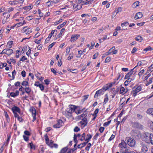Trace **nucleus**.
<instances>
[{
  "mask_svg": "<svg viewBox=\"0 0 153 153\" xmlns=\"http://www.w3.org/2000/svg\"><path fill=\"white\" fill-rule=\"evenodd\" d=\"M80 128L77 126H76L74 129V131L75 132H77L80 131Z\"/></svg>",
  "mask_w": 153,
  "mask_h": 153,
  "instance_id": "obj_50",
  "label": "nucleus"
},
{
  "mask_svg": "<svg viewBox=\"0 0 153 153\" xmlns=\"http://www.w3.org/2000/svg\"><path fill=\"white\" fill-rule=\"evenodd\" d=\"M32 5H30L27 6H26L24 7V9L25 10H30L32 9Z\"/></svg>",
  "mask_w": 153,
  "mask_h": 153,
  "instance_id": "obj_34",
  "label": "nucleus"
},
{
  "mask_svg": "<svg viewBox=\"0 0 153 153\" xmlns=\"http://www.w3.org/2000/svg\"><path fill=\"white\" fill-rule=\"evenodd\" d=\"M140 2L139 1H137L134 3L133 4V7L134 8H135L138 7Z\"/></svg>",
  "mask_w": 153,
  "mask_h": 153,
  "instance_id": "obj_26",
  "label": "nucleus"
},
{
  "mask_svg": "<svg viewBox=\"0 0 153 153\" xmlns=\"http://www.w3.org/2000/svg\"><path fill=\"white\" fill-rule=\"evenodd\" d=\"M53 141H52V140H51L50 142L49 143L48 142V144H47L49 146H50L51 148L53 147Z\"/></svg>",
  "mask_w": 153,
  "mask_h": 153,
  "instance_id": "obj_46",
  "label": "nucleus"
},
{
  "mask_svg": "<svg viewBox=\"0 0 153 153\" xmlns=\"http://www.w3.org/2000/svg\"><path fill=\"white\" fill-rule=\"evenodd\" d=\"M23 137L24 138V140L25 141H27L28 140H29V138H28V137H27V136H25V135H24L23 136Z\"/></svg>",
  "mask_w": 153,
  "mask_h": 153,
  "instance_id": "obj_59",
  "label": "nucleus"
},
{
  "mask_svg": "<svg viewBox=\"0 0 153 153\" xmlns=\"http://www.w3.org/2000/svg\"><path fill=\"white\" fill-rule=\"evenodd\" d=\"M144 72V69H143L141 70L139 73L138 75L139 76H142Z\"/></svg>",
  "mask_w": 153,
  "mask_h": 153,
  "instance_id": "obj_43",
  "label": "nucleus"
},
{
  "mask_svg": "<svg viewBox=\"0 0 153 153\" xmlns=\"http://www.w3.org/2000/svg\"><path fill=\"white\" fill-rule=\"evenodd\" d=\"M63 123L61 120H59L57 121V123L53 125L54 128H59L62 125Z\"/></svg>",
  "mask_w": 153,
  "mask_h": 153,
  "instance_id": "obj_6",
  "label": "nucleus"
},
{
  "mask_svg": "<svg viewBox=\"0 0 153 153\" xmlns=\"http://www.w3.org/2000/svg\"><path fill=\"white\" fill-rule=\"evenodd\" d=\"M115 48L114 46L113 47L111 48L110 49L108 52L105 53V55L107 56L113 52V50H114Z\"/></svg>",
  "mask_w": 153,
  "mask_h": 153,
  "instance_id": "obj_22",
  "label": "nucleus"
},
{
  "mask_svg": "<svg viewBox=\"0 0 153 153\" xmlns=\"http://www.w3.org/2000/svg\"><path fill=\"white\" fill-rule=\"evenodd\" d=\"M45 140L46 141V143L47 144H48L49 139L48 137L47 136V135L46 134V135H45Z\"/></svg>",
  "mask_w": 153,
  "mask_h": 153,
  "instance_id": "obj_39",
  "label": "nucleus"
},
{
  "mask_svg": "<svg viewBox=\"0 0 153 153\" xmlns=\"http://www.w3.org/2000/svg\"><path fill=\"white\" fill-rule=\"evenodd\" d=\"M31 52V50L30 47H29V50L26 53V54L28 56H29Z\"/></svg>",
  "mask_w": 153,
  "mask_h": 153,
  "instance_id": "obj_60",
  "label": "nucleus"
},
{
  "mask_svg": "<svg viewBox=\"0 0 153 153\" xmlns=\"http://www.w3.org/2000/svg\"><path fill=\"white\" fill-rule=\"evenodd\" d=\"M102 92H103V91H102V89H100L97 91L94 95V98H97L99 96H100L101 95Z\"/></svg>",
  "mask_w": 153,
  "mask_h": 153,
  "instance_id": "obj_12",
  "label": "nucleus"
},
{
  "mask_svg": "<svg viewBox=\"0 0 153 153\" xmlns=\"http://www.w3.org/2000/svg\"><path fill=\"white\" fill-rule=\"evenodd\" d=\"M73 53H71L70 54L68 58V60H70L71 59L73 58Z\"/></svg>",
  "mask_w": 153,
  "mask_h": 153,
  "instance_id": "obj_45",
  "label": "nucleus"
},
{
  "mask_svg": "<svg viewBox=\"0 0 153 153\" xmlns=\"http://www.w3.org/2000/svg\"><path fill=\"white\" fill-rule=\"evenodd\" d=\"M71 48L70 47H68L66 49V55H68L70 52V49Z\"/></svg>",
  "mask_w": 153,
  "mask_h": 153,
  "instance_id": "obj_40",
  "label": "nucleus"
},
{
  "mask_svg": "<svg viewBox=\"0 0 153 153\" xmlns=\"http://www.w3.org/2000/svg\"><path fill=\"white\" fill-rule=\"evenodd\" d=\"M12 110L13 113H16L17 112L20 113V111L19 108L16 106L13 107L12 108Z\"/></svg>",
  "mask_w": 153,
  "mask_h": 153,
  "instance_id": "obj_10",
  "label": "nucleus"
},
{
  "mask_svg": "<svg viewBox=\"0 0 153 153\" xmlns=\"http://www.w3.org/2000/svg\"><path fill=\"white\" fill-rule=\"evenodd\" d=\"M111 59L110 57H108L106 58L105 60V62H108L110 61Z\"/></svg>",
  "mask_w": 153,
  "mask_h": 153,
  "instance_id": "obj_55",
  "label": "nucleus"
},
{
  "mask_svg": "<svg viewBox=\"0 0 153 153\" xmlns=\"http://www.w3.org/2000/svg\"><path fill=\"white\" fill-rule=\"evenodd\" d=\"M105 98L104 101V103L105 104H106L108 100V99L107 94H106L105 95Z\"/></svg>",
  "mask_w": 153,
  "mask_h": 153,
  "instance_id": "obj_31",
  "label": "nucleus"
},
{
  "mask_svg": "<svg viewBox=\"0 0 153 153\" xmlns=\"http://www.w3.org/2000/svg\"><path fill=\"white\" fill-rule=\"evenodd\" d=\"M139 149H141L140 153H145L148 151L147 146L143 142H141L139 146Z\"/></svg>",
  "mask_w": 153,
  "mask_h": 153,
  "instance_id": "obj_1",
  "label": "nucleus"
},
{
  "mask_svg": "<svg viewBox=\"0 0 153 153\" xmlns=\"http://www.w3.org/2000/svg\"><path fill=\"white\" fill-rule=\"evenodd\" d=\"M151 134H150L149 137L147 136L146 137L145 140L146 143H151Z\"/></svg>",
  "mask_w": 153,
  "mask_h": 153,
  "instance_id": "obj_17",
  "label": "nucleus"
},
{
  "mask_svg": "<svg viewBox=\"0 0 153 153\" xmlns=\"http://www.w3.org/2000/svg\"><path fill=\"white\" fill-rule=\"evenodd\" d=\"M85 133H83L82 135V138L80 139L81 141H82L84 140H85Z\"/></svg>",
  "mask_w": 153,
  "mask_h": 153,
  "instance_id": "obj_49",
  "label": "nucleus"
},
{
  "mask_svg": "<svg viewBox=\"0 0 153 153\" xmlns=\"http://www.w3.org/2000/svg\"><path fill=\"white\" fill-rule=\"evenodd\" d=\"M30 111H31L32 116L33 117V122L36 119V111L34 108H32L30 109Z\"/></svg>",
  "mask_w": 153,
  "mask_h": 153,
  "instance_id": "obj_9",
  "label": "nucleus"
},
{
  "mask_svg": "<svg viewBox=\"0 0 153 153\" xmlns=\"http://www.w3.org/2000/svg\"><path fill=\"white\" fill-rule=\"evenodd\" d=\"M111 120H110L107 122H105L103 124L104 126H108L111 122Z\"/></svg>",
  "mask_w": 153,
  "mask_h": 153,
  "instance_id": "obj_51",
  "label": "nucleus"
},
{
  "mask_svg": "<svg viewBox=\"0 0 153 153\" xmlns=\"http://www.w3.org/2000/svg\"><path fill=\"white\" fill-rule=\"evenodd\" d=\"M76 108V107L75 105H69V108H68V109H71V110L73 112H74V111Z\"/></svg>",
  "mask_w": 153,
  "mask_h": 153,
  "instance_id": "obj_19",
  "label": "nucleus"
},
{
  "mask_svg": "<svg viewBox=\"0 0 153 153\" xmlns=\"http://www.w3.org/2000/svg\"><path fill=\"white\" fill-rule=\"evenodd\" d=\"M68 149V148L67 147H65L62 149L60 152L61 153H64L67 151Z\"/></svg>",
  "mask_w": 153,
  "mask_h": 153,
  "instance_id": "obj_33",
  "label": "nucleus"
},
{
  "mask_svg": "<svg viewBox=\"0 0 153 153\" xmlns=\"http://www.w3.org/2000/svg\"><path fill=\"white\" fill-rule=\"evenodd\" d=\"M65 30V29L64 28H62L61 30L60 33L57 36V37H58V38H59L62 35V33Z\"/></svg>",
  "mask_w": 153,
  "mask_h": 153,
  "instance_id": "obj_30",
  "label": "nucleus"
},
{
  "mask_svg": "<svg viewBox=\"0 0 153 153\" xmlns=\"http://www.w3.org/2000/svg\"><path fill=\"white\" fill-rule=\"evenodd\" d=\"M142 89V87L140 85L138 87H136L135 86L133 88V90L132 91L131 93L132 94V96L135 97L137 93L140 91Z\"/></svg>",
  "mask_w": 153,
  "mask_h": 153,
  "instance_id": "obj_2",
  "label": "nucleus"
},
{
  "mask_svg": "<svg viewBox=\"0 0 153 153\" xmlns=\"http://www.w3.org/2000/svg\"><path fill=\"white\" fill-rule=\"evenodd\" d=\"M143 14L141 12H139L137 13L134 17V19L136 20L141 18L143 16Z\"/></svg>",
  "mask_w": 153,
  "mask_h": 153,
  "instance_id": "obj_11",
  "label": "nucleus"
},
{
  "mask_svg": "<svg viewBox=\"0 0 153 153\" xmlns=\"http://www.w3.org/2000/svg\"><path fill=\"white\" fill-rule=\"evenodd\" d=\"M151 143L153 145V134H151Z\"/></svg>",
  "mask_w": 153,
  "mask_h": 153,
  "instance_id": "obj_63",
  "label": "nucleus"
},
{
  "mask_svg": "<svg viewBox=\"0 0 153 153\" xmlns=\"http://www.w3.org/2000/svg\"><path fill=\"white\" fill-rule=\"evenodd\" d=\"M77 138V136L76 134H74V141L75 143H76V144L77 143L78 141L76 139Z\"/></svg>",
  "mask_w": 153,
  "mask_h": 153,
  "instance_id": "obj_41",
  "label": "nucleus"
},
{
  "mask_svg": "<svg viewBox=\"0 0 153 153\" xmlns=\"http://www.w3.org/2000/svg\"><path fill=\"white\" fill-rule=\"evenodd\" d=\"M89 96V95L88 94L83 96L82 97L83 98V99H82V101H84L85 100H87Z\"/></svg>",
  "mask_w": 153,
  "mask_h": 153,
  "instance_id": "obj_38",
  "label": "nucleus"
},
{
  "mask_svg": "<svg viewBox=\"0 0 153 153\" xmlns=\"http://www.w3.org/2000/svg\"><path fill=\"white\" fill-rule=\"evenodd\" d=\"M39 87L40 90L41 91H43L44 90V87L42 84H41Z\"/></svg>",
  "mask_w": 153,
  "mask_h": 153,
  "instance_id": "obj_57",
  "label": "nucleus"
},
{
  "mask_svg": "<svg viewBox=\"0 0 153 153\" xmlns=\"http://www.w3.org/2000/svg\"><path fill=\"white\" fill-rule=\"evenodd\" d=\"M21 74L23 77H25L26 75V72L24 70L22 71L21 72Z\"/></svg>",
  "mask_w": 153,
  "mask_h": 153,
  "instance_id": "obj_54",
  "label": "nucleus"
},
{
  "mask_svg": "<svg viewBox=\"0 0 153 153\" xmlns=\"http://www.w3.org/2000/svg\"><path fill=\"white\" fill-rule=\"evenodd\" d=\"M38 13L39 14V16L40 17H42L43 16V13L41 12L40 10L39 9L38 10Z\"/></svg>",
  "mask_w": 153,
  "mask_h": 153,
  "instance_id": "obj_48",
  "label": "nucleus"
},
{
  "mask_svg": "<svg viewBox=\"0 0 153 153\" xmlns=\"http://www.w3.org/2000/svg\"><path fill=\"white\" fill-rule=\"evenodd\" d=\"M13 43V41H10L8 42L7 44V46H8L9 48H10L12 47V45Z\"/></svg>",
  "mask_w": 153,
  "mask_h": 153,
  "instance_id": "obj_32",
  "label": "nucleus"
},
{
  "mask_svg": "<svg viewBox=\"0 0 153 153\" xmlns=\"http://www.w3.org/2000/svg\"><path fill=\"white\" fill-rule=\"evenodd\" d=\"M6 54L8 55H11L13 52V50L10 49H7Z\"/></svg>",
  "mask_w": 153,
  "mask_h": 153,
  "instance_id": "obj_18",
  "label": "nucleus"
},
{
  "mask_svg": "<svg viewBox=\"0 0 153 153\" xmlns=\"http://www.w3.org/2000/svg\"><path fill=\"white\" fill-rule=\"evenodd\" d=\"M27 59L25 58V56H23L21 58L20 60L22 61H24L25 60H26Z\"/></svg>",
  "mask_w": 153,
  "mask_h": 153,
  "instance_id": "obj_56",
  "label": "nucleus"
},
{
  "mask_svg": "<svg viewBox=\"0 0 153 153\" xmlns=\"http://www.w3.org/2000/svg\"><path fill=\"white\" fill-rule=\"evenodd\" d=\"M134 126L136 128H142V126L138 123H135L133 124Z\"/></svg>",
  "mask_w": 153,
  "mask_h": 153,
  "instance_id": "obj_15",
  "label": "nucleus"
},
{
  "mask_svg": "<svg viewBox=\"0 0 153 153\" xmlns=\"http://www.w3.org/2000/svg\"><path fill=\"white\" fill-rule=\"evenodd\" d=\"M55 31V30H52L51 33L49 34V36L48 37V38L50 39L51 38L52 36V35L54 34Z\"/></svg>",
  "mask_w": 153,
  "mask_h": 153,
  "instance_id": "obj_42",
  "label": "nucleus"
},
{
  "mask_svg": "<svg viewBox=\"0 0 153 153\" xmlns=\"http://www.w3.org/2000/svg\"><path fill=\"white\" fill-rule=\"evenodd\" d=\"M127 144L124 140H122L119 144V146L120 148V149L124 150L126 148Z\"/></svg>",
  "mask_w": 153,
  "mask_h": 153,
  "instance_id": "obj_5",
  "label": "nucleus"
},
{
  "mask_svg": "<svg viewBox=\"0 0 153 153\" xmlns=\"http://www.w3.org/2000/svg\"><path fill=\"white\" fill-rule=\"evenodd\" d=\"M87 114L86 113H84L80 115L79 116L77 117V119L79 120L81 119L82 118H84L86 117Z\"/></svg>",
  "mask_w": 153,
  "mask_h": 153,
  "instance_id": "obj_21",
  "label": "nucleus"
},
{
  "mask_svg": "<svg viewBox=\"0 0 153 153\" xmlns=\"http://www.w3.org/2000/svg\"><path fill=\"white\" fill-rule=\"evenodd\" d=\"M76 143H75V144H74V148L73 149H72L70 150H71V152L72 151V152L73 153L75 150L76 149Z\"/></svg>",
  "mask_w": 153,
  "mask_h": 153,
  "instance_id": "obj_52",
  "label": "nucleus"
},
{
  "mask_svg": "<svg viewBox=\"0 0 153 153\" xmlns=\"http://www.w3.org/2000/svg\"><path fill=\"white\" fill-rule=\"evenodd\" d=\"M23 33H25L26 34H29L31 33V29L30 28H28L26 27H25L23 29Z\"/></svg>",
  "mask_w": 153,
  "mask_h": 153,
  "instance_id": "obj_7",
  "label": "nucleus"
},
{
  "mask_svg": "<svg viewBox=\"0 0 153 153\" xmlns=\"http://www.w3.org/2000/svg\"><path fill=\"white\" fill-rule=\"evenodd\" d=\"M153 50V48H152L151 47L149 46L148 47L144 49V51H152Z\"/></svg>",
  "mask_w": 153,
  "mask_h": 153,
  "instance_id": "obj_35",
  "label": "nucleus"
},
{
  "mask_svg": "<svg viewBox=\"0 0 153 153\" xmlns=\"http://www.w3.org/2000/svg\"><path fill=\"white\" fill-rule=\"evenodd\" d=\"M115 83V82H114L111 83H109L106 85L105 86H104L102 88V91H106L109 88L112 86V85Z\"/></svg>",
  "mask_w": 153,
  "mask_h": 153,
  "instance_id": "obj_4",
  "label": "nucleus"
},
{
  "mask_svg": "<svg viewBox=\"0 0 153 153\" xmlns=\"http://www.w3.org/2000/svg\"><path fill=\"white\" fill-rule=\"evenodd\" d=\"M132 79L131 78H128V80L124 82V84L125 86H127L128 85V83L130 82Z\"/></svg>",
  "mask_w": 153,
  "mask_h": 153,
  "instance_id": "obj_28",
  "label": "nucleus"
},
{
  "mask_svg": "<svg viewBox=\"0 0 153 153\" xmlns=\"http://www.w3.org/2000/svg\"><path fill=\"white\" fill-rule=\"evenodd\" d=\"M134 68L133 69L131 70L128 73V74L131 76V75L133 74V72H134L133 70H134Z\"/></svg>",
  "mask_w": 153,
  "mask_h": 153,
  "instance_id": "obj_53",
  "label": "nucleus"
},
{
  "mask_svg": "<svg viewBox=\"0 0 153 153\" xmlns=\"http://www.w3.org/2000/svg\"><path fill=\"white\" fill-rule=\"evenodd\" d=\"M24 89L25 92L28 94H30L31 91V90L29 87H26L23 88Z\"/></svg>",
  "mask_w": 153,
  "mask_h": 153,
  "instance_id": "obj_20",
  "label": "nucleus"
},
{
  "mask_svg": "<svg viewBox=\"0 0 153 153\" xmlns=\"http://www.w3.org/2000/svg\"><path fill=\"white\" fill-rule=\"evenodd\" d=\"M29 145L31 149H35V146L32 143H30Z\"/></svg>",
  "mask_w": 153,
  "mask_h": 153,
  "instance_id": "obj_44",
  "label": "nucleus"
},
{
  "mask_svg": "<svg viewBox=\"0 0 153 153\" xmlns=\"http://www.w3.org/2000/svg\"><path fill=\"white\" fill-rule=\"evenodd\" d=\"M80 36V35L79 34H75L72 35L71 37V42H74V41H76Z\"/></svg>",
  "mask_w": 153,
  "mask_h": 153,
  "instance_id": "obj_8",
  "label": "nucleus"
},
{
  "mask_svg": "<svg viewBox=\"0 0 153 153\" xmlns=\"http://www.w3.org/2000/svg\"><path fill=\"white\" fill-rule=\"evenodd\" d=\"M104 129V128L103 127H101L99 128V130L101 133H102Z\"/></svg>",
  "mask_w": 153,
  "mask_h": 153,
  "instance_id": "obj_62",
  "label": "nucleus"
},
{
  "mask_svg": "<svg viewBox=\"0 0 153 153\" xmlns=\"http://www.w3.org/2000/svg\"><path fill=\"white\" fill-rule=\"evenodd\" d=\"M44 81L45 82V84L47 85H48L49 84V82H50L49 80L48 79H46Z\"/></svg>",
  "mask_w": 153,
  "mask_h": 153,
  "instance_id": "obj_58",
  "label": "nucleus"
},
{
  "mask_svg": "<svg viewBox=\"0 0 153 153\" xmlns=\"http://www.w3.org/2000/svg\"><path fill=\"white\" fill-rule=\"evenodd\" d=\"M120 153H134L128 149H125V150L120 149Z\"/></svg>",
  "mask_w": 153,
  "mask_h": 153,
  "instance_id": "obj_13",
  "label": "nucleus"
},
{
  "mask_svg": "<svg viewBox=\"0 0 153 153\" xmlns=\"http://www.w3.org/2000/svg\"><path fill=\"white\" fill-rule=\"evenodd\" d=\"M143 38L141 36L138 35L137 37H136L135 39L137 41L141 42L143 40Z\"/></svg>",
  "mask_w": 153,
  "mask_h": 153,
  "instance_id": "obj_23",
  "label": "nucleus"
},
{
  "mask_svg": "<svg viewBox=\"0 0 153 153\" xmlns=\"http://www.w3.org/2000/svg\"><path fill=\"white\" fill-rule=\"evenodd\" d=\"M24 134L30 136V133L29 131H24Z\"/></svg>",
  "mask_w": 153,
  "mask_h": 153,
  "instance_id": "obj_61",
  "label": "nucleus"
},
{
  "mask_svg": "<svg viewBox=\"0 0 153 153\" xmlns=\"http://www.w3.org/2000/svg\"><path fill=\"white\" fill-rule=\"evenodd\" d=\"M150 127L151 129L153 130V122H152L150 123Z\"/></svg>",
  "mask_w": 153,
  "mask_h": 153,
  "instance_id": "obj_64",
  "label": "nucleus"
},
{
  "mask_svg": "<svg viewBox=\"0 0 153 153\" xmlns=\"http://www.w3.org/2000/svg\"><path fill=\"white\" fill-rule=\"evenodd\" d=\"M83 4L80 5L79 7H78L79 5L77 4H75L73 6V8L74 9L77 8V9H80L82 7V6Z\"/></svg>",
  "mask_w": 153,
  "mask_h": 153,
  "instance_id": "obj_27",
  "label": "nucleus"
},
{
  "mask_svg": "<svg viewBox=\"0 0 153 153\" xmlns=\"http://www.w3.org/2000/svg\"><path fill=\"white\" fill-rule=\"evenodd\" d=\"M153 71V64L151 65L149 67L148 69L147 72L145 74H147V73H149V71H151L152 72Z\"/></svg>",
  "mask_w": 153,
  "mask_h": 153,
  "instance_id": "obj_24",
  "label": "nucleus"
},
{
  "mask_svg": "<svg viewBox=\"0 0 153 153\" xmlns=\"http://www.w3.org/2000/svg\"><path fill=\"white\" fill-rule=\"evenodd\" d=\"M120 93L121 94H124L126 93V91L125 88L123 87H122L120 88Z\"/></svg>",
  "mask_w": 153,
  "mask_h": 153,
  "instance_id": "obj_16",
  "label": "nucleus"
},
{
  "mask_svg": "<svg viewBox=\"0 0 153 153\" xmlns=\"http://www.w3.org/2000/svg\"><path fill=\"white\" fill-rule=\"evenodd\" d=\"M28 84V82L26 81H24L22 83V85L25 86H27Z\"/></svg>",
  "mask_w": 153,
  "mask_h": 153,
  "instance_id": "obj_37",
  "label": "nucleus"
},
{
  "mask_svg": "<svg viewBox=\"0 0 153 153\" xmlns=\"http://www.w3.org/2000/svg\"><path fill=\"white\" fill-rule=\"evenodd\" d=\"M87 143L85 142H84L83 143H81L77 147L78 148H82L83 147L85 146Z\"/></svg>",
  "mask_w": 153,
  "mask_h": 153,
  "instance_id": "obj_25",
  "label": "nucleus"
},
{
  "mask_svg": "<svg viewBox=\"0 0 153 153\" xmlns=\"http://www.w3.org/2000/svg\"><path fill=\"white\" fill-rule=\"evenodd\" d=\"M77 4L84 3L85 1L82 0H76L75 1Z\"/></svg>",
  "mask_w": 153,
  "mask_h": 153,
  "instance_id": "obj_36",
  "label": "nucleus"
},
{
  "mask_svg": "<svg viewBox=\"0 0 153 153\" xmlns=\"http://www.w3.org/2000/svg\"><path fill=\"white\" fill-rule=\"evenodd\" d=\"M128 25V22H126L125 23H123L121 24V26L122 27H123V26H127Z\"/></svg>",
  "mask_w": 153,
  "mask_h": 153,
  "instance_id": "obj_47",
  "label": "nucleus"
},
{
  "mask_svg": "<svg viewBox=\"0 0 153 153\" xmlns=\"http://www.w3.org/2000/svg\"><path fill=\"white\" fill-rule=\"evenodd\" d=\"M87 119L85 117L82 119V120L80 122L81 124L84 125L85 126H86L87 124Z\"/></svg>",
  "mask_w": 153,
  "mask_h": 153,
  "instance_id": "obj_14",
  "label": "nucleus"
},
{
  "mask_svg": "<svg viewBox=\"0 0 153 153\" xmlns=\"http://www.w3.org/2000/svg\"><path fill=\"white\" fill-rule=\"evenodd\" d=\"M127 140V143L128 145L131 147H133L135 145V141L134 139L132 138H129V137L126 138Z\"/></svg>",
  "mask_w": 153,
  "mask_h": 153,
  "instance_id": "obj_3",
  "label": "nucleus"
},
{
  "mask_svg": "<svg viewBox=\"0 0 153 153\" xmlns=\"http://www.w3.org/2000/svg\"><path fill=\"white\" fill-rule=\"evenodd\" d=\"M67 22H64L62 24L59 25V26H57V28L58 29H59L63 27L65 24H66Z\"/></svg>",
  "mask_w": 153,
  "mask_h": 153,
  "instance_id": "obj_29",
  "label": "nucleus"
}]
</instances>
